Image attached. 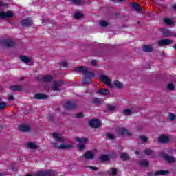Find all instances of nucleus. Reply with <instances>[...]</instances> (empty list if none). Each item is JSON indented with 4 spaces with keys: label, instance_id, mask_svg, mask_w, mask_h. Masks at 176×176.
<instances>
[{
    "label": "nucleus",
    "instance_id": "obj_34",
    "mask_svg": "<svg viewBox=\"0 0 176 176\" xmlns=\"http://www.w3.org/2000/svg\"><path fill=\"white\" fill-rule=\"evenodd\" d=\"M121 159H123L124 160H129V155H127L126 153H122L120 154Z\"/></svg>",
    "mask_w": 176,
    "mask_h": 176
},
{
    "label": "nucleus",
    "instance_id": "obj_5",
    "mask_svg": "<svg viewBox=\"0 0 176 176\" xmlns=\"http://www.w3.org/2000/svg\"><path fill=\"white\" fill-rule=\"evenodd\" d=\"M173 43H174V41L169 38H163L157 42V45L160 47L170 46V45H173Z\"/></svg>",
    "mask_w": 176,
    "mask_h": 176
},
{
    "label": "nucleus",
    "instance_id": "obj_19",
    "mask_svg": "<svg viewBox=\"0 0 176 176\" xmlns=\"http://www.w3.org/2000/svg\"><path fill=\"white\" fill-rule=\"evenodd\" d=\"M19 129L20 130V131H23V133H27V131H30V126L21 125L19 126Z\"/></svg>",
    "mask_w": 176,
    "mask_h": 176
},
{
    "label": "nucleus",
    "instance_id": "obj_39",
    "mask_svg": "<svg viewBox=\"0 0 176 176\" xmlns=\"http://www.w3.org/2000/svg\"><path fill=\"white\" fill-rule=\"evenodd\" d=\"M99 25H100V27H107L108 23H107V21H101L99 22Z\"/></svg>",
    "mask_w": 176,
    "mask_h": 176
},
{
    "label": "nucleus",
    "instance_id": "obj_48",
    "mask_svg": "<svg viewBox=\"0 0 176 176\" xmlns=\"http://www.w3.org/2000/svg\"><path fill=\"white\" fill-rule=\"evenodd\" d=\"M13 100H14V97L12 95H10L8 97V101H13Z\"/></svg>",
    "mask_w": 176,
    "mask_h": 176
},
{
    "label": "nucleus",
    "instance_id": "obj_33",
    "mask_svg": "<svg viewBox=\"0 0 176 176\" xmlns=\"http://www.w3.org/2000/svg\"><path fill=\"white\" fill-rule=\"evenodd\" d=\"M166 174H168L167 170H158L155 173L156 175H166Z\"/></svg>",
    "mask_w": 176,
    "mask_h": 176
},
{
    "label": "nucleus",
    "instance_id": "obj_27",
    "mask_svg": "<svg viewBox=\"0 0 176 176\" xmlns=\"http://www.w3.org/2000/svg\"><path fill=\"white\" fill-rule=\"evenodd\" d=\"M21 60L23 61V63H25V64H28V63H31V58H28L25 56H21Z\"/></svg>",
    "mask_w": 176,
    "mask_h": 176
},
{
    "label": "nucleus",
    "instance_id": "obj_44",
    "mask_svg": "<svg viewBox=\"0 0 176 176\" xmlns=\"http://www.w3.org/2000/svg\"><path fill=\"white\" fill-rule=\"evenodd\" d=\"M168 89L169 90H174V89H175V87H174V85H173V84H168Z\"/></svg>",
    "mask_w": 176,
    "mask_h": 176
},
{
    "label": "nucleus",
    "instance_id": "obj_42",
    "mask_svg": "<svg viewBox=\"0 0 176 176\" xmlns=\"http://www.w3.org/2000/svg\"><path fill=\"white\" fill-rule=\"evenodd\" d=\"M145 155H152V150L151 148H147L144 151Z\"/></svg>",
    "mask_w": 176,
    "mask_h": 176
},
{
    "label": "nucleus",
    "instance_id": "obj_46",
    "mask_svg": "<svg viewBox=\"0 0 176 176\" xmlns=\"http://www.w3.org/2000/svg\"><path fill=\"white\" fill-rule=\"evenodd\" d=\"M85 116V115L83 114V113H78L77 115H76V117L77 118H83Z\"/></svg>",
    "mask_w": 176,
    "mask_h": 176
},
{
    "label": "nucleus",
    "instance_id": "obj_10",
    "mask_svg": "<svg viewBox=\"0 0 176 176\" xmlns=\"http://www.w3.org/2000/svg\"><path fill=\"white\" fill-rule=\"evenodd\" d=\"M3 46H6V47H13L16 43L13 40L10 38H6L3 41Z\"/></svg>",
    "mask_w": 176,
    "mask_h": 176
},
{
    "label": "nucleus",
    "instance_id": "obj_31",
    "mask_svg": "<svg viewBox=\"0 0 176 176\" xmlns=\"http://www.w3.org/2000/svg\"><path fill=\"white\" fill-rule=\"evenodd\" d=\"M168 119L170 122H174V120H175V119H176L175 114H174V113H169L168 115Z\"/></svg>",
    "mask_w": 176,
    "mask_h": 176
},
{
    "label": "nucleus",
    "instance_id": "obj_14",
    "mask_svg": "<svg viewBox=\"0 0 176 176\" xmlns=\"http://www.w3.org/2000/svg\"><path fill=\"white\" fill-rule=\"evenodd\" d=\"M32 24L34 23H32V19H31V18L25 19L21 21V25H23V27H31Z\"/></svg>",
    "mask_w": 176,
    "mask_h": 176
},
{
    "label": "nucleus",
    "instance_id": "obj_20",
    "mask_svg": "<svg viewBox=\"0 0 176 176\" xmlns=\"http://www.w3.org/2000/svg\"><path fill=\"white\" fill-rule=\"evenodd\" d=\"M131 6L135 9L136 12H142V8H141V6L137 3H132Z\"/></svg>",
    "mask_w": 176,
    "mask_h": 176
},
{
    "label": "nucleus",
    "instance_id": "obj_26",
    "mask_svg": "<svg viewBox=\"0 0 176 176\" xmlns=\"http://www.w3.org/2000/svg\"><path fill=\"white\" fill-rule=\"evenodd\" d=\"M143 52H151L153 50V47L151 45H144L142 47Z\"/></svg>",
    "mask_w": 176,
    "mask_h": 176
},
{
    "label": "nucleus",
    "instance_id": "obj_18",
    "mask_svg": "<svg viewBox=\"0 0 176 176\" xmlns=\"http://www.w3.org/2000/svg\"><path fill=\"white\" fill-rule=\"evenodd\" d=\"M164 159L168 162V163H175V158L173 156H170L167 154L164 155Z\"/></svg>",
    "mask_w": 176,
    "mask_h": 176
},
{
    "label": "nucleus",
    "instance_id": "obj_12",
    "mask_svg": "<svg viewBox=\"0 0 176 176\" xmlns=\"http://www.w3.org/2000/svg\"><path fill=\"white\" fill-rule=\"evenodd\" d=\"M52 137L57 142H60V144H64V142H65V140H64V138L61 137V135L58 134V133H53Z\"/></svg>",
    "mask_w": 176,
    "mask_h": 176
},
{
    "label": "nucleus",
    "instance_id": "obj_16",
    "mask_svg": "<svg viewBox=\"0 0 176 176\" xmlns=\"http://www.w3.org/2000/svg\"><path fill=\"white\" fill-rule=\"evenodd\" d=\"M84 157L87 160H91L94 159V153H93L92 151H87L85 153H84Z\"/></svg>",
    "mask_w": 176,
    "mask_h": 176
},
{
    "label": "nucleus",
    "instance_id": "obj_11",
    "mask_svg": "<svg viewBox=\"0 0 176 176\" xmlns=\"http://www.w3.org/2000/svg\"><path fill=\"white\" fill-rule=\"evenodd\" d=\"M158 142L160 144H168L170 142V138L166 135H161L158 137Z\"/></svg>",
    "mask_w": 176,
    "mask_h": 176
},
{
    "label": "nucleus",
    "instance_id": "obj_37",
    "mask_svg": "<svg viewBox=\"0 0 176 176\" xmlns=\"http://www.w3.org/2000/svg\"><path fill=\"white\" fill-rule=\"evenodd\" d=\"M100 159L102 162H108V160H109V156H108V155H101Z\"/></svg>",
    "mask_w": 176,
    "mask_h": 176
},
{
    "label": "nucleus",
    "instance_id": "obj_6",
    "mask_svg": "<svg viewBox=\"0 0 176 176\" xmlns=\"http://www.w3.org/2000/svg\"><path fill=\"white\" fill-rule=\"evenodd\" d=\"M76 72H81L84 75H89V76H94V74L89 72V69L86 67H80L76 68Z\"/></svg>",
    "mask_w": 176,
    "mask_h": 176
},
{
    "label": "nucleus",
    "instance_id": "obj_8",
    "mask_svg": "<svg viewBox=\"0 0 176 176\" xmlns=\"http://www.w3.org/2000/svg\"><path fill=\"white\" fill-rule=\"evenodd\" d=\"M89 124L91 127H94V129H98V127H101V121L100 120H91L89 121Z\"/></svg>",
    "mask_w": 176,
    "mask_h": 176
},
{
    "label": "nucleus",
    "instance_id": "obj_45",
    "mask_svg": "<svg viewBox=\"0 0 176 176\" xmlns=\"http://www.w3.org/2000/svg\"><path fill=\"white\" fill-rule=\"evenodd\" d=\"M89 168H91V170H94L95 171H97V170H98V168H97L96 166H89Z\"/></svg>",
    "mask_w": 176,
    "mask_h": 176
},
{
    "label": "nucleus",
    "instance_id": "obj_21",
    "mask_svg": "<svg viewBox=\"0 0 176 176\" xmlns=\"http://www.w3.org/2000/svg\"><path fill=\"white\" fill-rule=\"evenodd\" d=\"M21 89H23L21 85H11V86H10V89L12 90L13 91H21Z\"/></svg>",
    "mask_w": 176,
    "mask_h": 176
},
{
    "label": "nucleus",
    "instance_id": "obj_52",
    "mask_svg": "<svg viewBox=\"0 0 176 176\" xmlns=\"http://www.w3.org/2000/svg\"><path fill=\"white\" fill-rule=\"evenodd\" d=\"M173 9L176 11V6H173Z\"/></svg>",
    "mask_w": 176,
    "mask_h": 176
},
{
    "label": "nucleus",
    "instance_id": "obj_53",
    "mask_svg": "<svg viewBox=\"0 0 176 176\" xmlns=\"http://www.w3.org/2000/svg\"><path fill=\"white\" fill-rule=\"evenodd\" d=\"M0 6H2V1H0Z\"/></svg>",
    "mask_w": 176,
    "mask_h": 176
},
{
    "label": "nucleus",
    "instance_id": "obj_36",
    "mask_svg": "<svg viewBox=\"0 0 176 176\" xmlns=\"http://www.w3.org/2000/svg\"><path fill=\"white\" fill-rule=\"evenodd\" d=\"M94 104H101L102 102V100L98 98H94L93 99Z\"/></svg>",
    "mask_w": 176,
    "mask_h": 176
},
{
    "label": "nucleus",
    "instance_id": "obj_1",
    "mask_svg": "<svg viewBox=\"0 0 176 176\" xmlns=\"http://www.w3.org/2000/svg\"><path fill=\"white\" fill-rule=\"evenodd\" d=\"M53 145L54 148H56V149H62L63 151L72 149L74 148V143H70L69 144L53 143Z\"/></svg>",
    "mask_w": 176,
    "mask_h": 176
},
{
    "label": "nucleus",
    "instance_id": "obj_13",
    "mask_svg": "<svg viewBox=\"0 0 176 176\" xmlns=\"http://www.w3.org/2000/svg\"><path fill=\"white\" fill-rule=\"evenodd\" d=\"M160 30L162 31L163 35L166 38L174 36V33L173 32H171V30H170L168 29L162 28V29H160Z\"/></svg>",
    "mask_w": 176,
    "mask_h": 176
},
{
    "label": "nucleus",
    "instance_id": "obj_40",
    "mask_svg": "<svg viewBox=\"0 0 176 176\" xmlns=\"http://www.w3.org/2000/svg\"><path fill=\"white\" fill-rule=\"evenodd\" d=\"M83 17V14L76 13L74 14V19H82Z\"/></svg>",
    "mask_w": 176,
    "mask_h": 176
},
{
    "label": "nucleus",
    "instance_id": "obj_55",
    "mask_svg": "<svg viewBox=\"0 0 176 176\" xmlns=\"http://www.w3.org/2000/svg\"><path fill=\"white\" fill-rule=\"evenodd\" d=\"M45 89L46 90H49V88H47V87H45Z\"/></svg>",
    "mask_w": 176,
    "mask_h": 176
},
{
    "label": "nucleus",
    "instance_id": "obj_7",
    "mask_svg": "<svg viewBox=\"0 0 176 176\" xmlns=\"http://www.w3.org/2000/svg\"><path fill=\"white\" fill-rule=\"evenodd\" d=\"M100 79L101 82H103L105 83V85H107L108 87H109L111 89H112V84L111 83V78L108 77V76L103 74L100 76Z\"/></svg>",
    "mask_w": 176,
    "mask_h": 176
},
{
    "label": "nucleus",
    "instance_id": "obj_24",
    "mask_svg": "<svg viewBox=\"0 0 176 176\" xmlns=\"http://www.w3.org/2000/svg\"><path fill=\"white\" fill-rule=\"evenodd\" d=\"M120 134H122V135H131V133L127 131V129L124 128H122L119 131Z\"/></svg>",
    "mask_w": 176,
    "mask_h": 176
},
{
    "label": "nucleus",
    "instance_id": "obj_15",
    "mask_svg": "<svg viewBox=\"0 0 176 176\" xmlns=\"http://www.w3.org/2000/svg\"><path fill=\"white\" fill-rule=\"evenodd\" d=\"M65 108L67 109H75L76 107V103L74 102L67 101L64 104Z\"/></svg>",
    "mask_w": 176,
    "mask_h": 176
},
{
    "label": "nucleus",
    "instance_id": "obj_17",
    "mask_svg": "<svg viewBox=\"0 0 176 176\" xmlns=\"http://www.w3.org/2000/svg\"><path fill=\"white\" fill-rule=\"evenodd\" d=\"M91 78H93V76L86 74V76L82 79V82L83 85H88V83H91Z\"/></svg>",
    "mask_w": 176,
    "mask_h": 176
},
{
    "label": "nucleus",
    "instance_id": "obj_57",
    "mask_svg": "<svg viewBox=\"0 0 176 176\" xmlns=\"http://www.w3.org/2000/svg\"><path fill=\"white\" fill-rule=\"evenodd\" d=\"M118 1H120V2H122L123 0H118Z\"/></svg>",
    "mask_w": 176,
    "mask_h": 176
},
{
    "label": "nucleus",
    "instance_id": "obj_41",
    "mask_svg": "<svg viewBox=\"0 0 176 176\" xmlns=\"http://www.w3.org/2000/svg\"><path fill=\"white\" fill-rule=\"evenodd\" d=\"M107 109L109 111H113L116 109V107L112 105H108Z\"/></svg>",
    "mask_w": 176,
    "mask_h": 176
},
{
    "label": "nucleus",
    "instance_id": "obj_58",
    "mask_svg": "<svg viewBox=\"0 0 176 176\" xmlns=\"http://www.w3.org/2000/svg\"><path fill=\"white\" fill-rule=\"evenodd\" d=\"M45 23V20L43 21V23Z\"/></svg>",
    "mask_w": 176,
    "mask_h": 176
},
{
    "label": "nucleus",
    "instance_id": "obj_50",
    "mask_svg": "<svg viewBox=\"0 0 176 176\" xmlns=\"http://www.w3.org/2000/svg\"><path fill=\"white\" fill-rule=\"evenodd\" d=\"M61 65L63 66V67H67V62L66 61H63V62H62L61 63Z\"/></svg>",
    "mask_w": 176,
    "mask_h": 176
},
{
    "label": "nucleus",
    "instance_id": "obj_43",
    "mask_svg": "<svg viewBox=\"0 0 176 176\" xmlns=\"http://www.w3.org/2000/svg\"><path fill=\"white\" fill-rule=\"evenodd\" d=\"M140 140H142V142H146L148 141V138L146 136H140Z\"/></svg>",
    "mask_w": 176,
    "mask_h": 176
},
{
    "label": "nucleus",
    "instance_id": "obj_28",
    "mask_svg": "<svg viewBox=\"0 0 176 176\" xmlns=\"http://www.w3.org/2000/svg\"><path fill=\"white\" fill-rule=\"evenodd\" d=\"M113 85L117 87V89H123V83L120 82V81H114Z\"/></svg>",
    "mask_w": 176,
    "mask_h": 176
},
{
    "label": "nucleus",
    "instance_id": "obj_47",
    "mask_svg": "<svg viewBox=\"0 0 176 176\" xmlns=\"http://www.w3.org/2000/svg\"><path fill=\"white\" fill-rule=\"evenodd\" d=\"M107 137H108V138H109V140H113V138H114L113 135H112L111 133H108Z\"/></svg>",
    "mask_w": 176,
    "mask_h": 176
},
{
    "label": "nucleus",
    "instance_id": "obj_56",
    "mask_svg": "<svg viewBox=\"0 0 176 176\" xmlns=\"http://www.w3.org/2000/svg\"><path fill=\"white\" fill-rule=\"evenodd\" d=\"M26 176H32V175H27Z\"/></svg>",
    "mask_w": 176,
    "mask_h": 176
},
{
    "label": "nucleus",
    "instance_id": "obj_9",
    "mask_svg": "<svg viewBox=\"0 0 176 176\" xmlns=\"http://www.w3.org/2000/svg\"><path fill=\"white\" fill-rule=\"evenodd\" d=\"M61 85H64V81H63L62 80H58L54 81L53 82V86L52 87V90H53L54 91H58V90H59Z\"/></svg>",
    "mask_w": 176,
    "mask_h": 176
},
{
    "label": "nucleus",
    "instance_id": "obj_54",
    "mask_svg": "<svg viewBox=\"0 0 176 176\" xmlns=\"http://www.w3.org/2000/svg\"><path fill=\"white\" fill-rule=\"evenodd\" d=\"M0 90H3V88L2 87L0 86Z\"/></svg>",
    "mask_w": 176,
    "mask_h": 176
},
{
    "label": "nucleus",
    "instance_id": "obj_51",
    "mask_svg": "<svg viewBox=\"0 0 176 176\" xmlns=\"http://www.w3.org/2000/svg\"><path fill=\"white\" fill-rule=\"evenodd\" d=\"M136 155H140V151H135Z\"/></svg>",
    "mask_w": 176,
    "mask_h": 176
},
{
    "label": "nucleus",
    "instance_id": "obj_23",
    "mask_svg": "<svg viewBox=\"0 0 176 176\" xmlns=\"http://www.w3.org/2000/svg\"><path fill=\"white\" fill-rule=\"evenodd\" d=\"M98 94H101L102 96H108V94H110L111 92L109 91V90L107 89H99L98 91Z\"/></svg>",
    "mask_w": 176,
    "mask_h": 176
},
{
    "label": "nucleus",
    "instance_id": "obj_22",
    "mask_svg": "<svg viewBox=\"0 0 176 176\" xmlns=\"http://www.w3.org/2000/svg\"><path fill=\"white\" fill-rule=\"evenodd\" d=\"M53 79V76L51 75H47L45 76H43L41 78V80L42 82H52V80Z\"/></svg>",
    "mask_w": 176,
    "mask_h": 176
},
{
    "label": "nucleus",
    "instance_id": "obj_35",
    "mask_svg": "<svg viewBox=\"0 0 176 176\" xmlns=\"http://www.w3.org/2000/svg\"><path fill=\"white\" fill-rule=\"evenodd\" d=\"M164 22L165 23V24H166L167 25H173V21H171V19L167 18V19H164Z\"/></svg>",
    "mask_w": 176,
    "mask_h": 176
},
{
    "label": "nucleus",
    "instance_id": "obj_32",
    "mask_svg": "<svg viewBox=\"0 0 176 176\" xmlns=\"http://www.w3.org/2000/svg\"><path fill=\"white\" fill-rule=\"evenodd\" d=\"M28 147H29L30 149H36L38 148L36 144L32 142L28 143Z\"/></svg>",
    "mask_w": 176,
    "mask_h": 176
},
{
    "label": "nucleus",
    "instance_id": "obj_3",
    "mask_svg": "<svg viewBox=\"0 0 176 176\" xmlns=\"http://www.w3.org/2000/svg\"><path fill=\"white\" fill-rule=\"evenodd\" d=\"M14 16V12L12 10L7 12H0V20H5V19H12Z\"/></svg>",
    "mask_w": 176,
    "mask_h": 176
},
{
    "label": "nucleus",
    "instance_id": "obj_30",
    "mask_svg": "<svg viewBox=\"0 0 176 176\" xmlns=\"http://www.w3.org/2000/svg\"><path fill=\"white\" fill-rule=\"evenodd\" d=\"M124 114L126 115V116H130V115H132L133 113V110L130 109H126L123 111Z\"/></svg>",
    "mask_w": 176,
    "mask_h": 176
},
{
    "label": "nucleus",
    "instance_id": "obj_25",
    "mask_svg": "<svg viewBox=\"0 0 176 176\" xmlns=\"http://www.w3.org/2000/svg\"><path fill=\"white\" fill-rule=\"evenodd\" d=\"M34 98L36 100H45V98H47V96L43 94H36L34 96Z\"/></svg>",
    "mask_w": 176,
    "mask_h": 176
},
{
    "label": "nucleus",
    "instance_id": "obj_2",
    "mask_svg": "<svg viewBox=\"0 0 176 176\" xmlns=\"http://www.w3.org/2000/svg\"><path fill=\"white\" fill-rule=\"evenodd\" d=\"M76 141H77L78 142H79L80 144L77 146V148L79 151H85V144H86V142H89V140L87 138H75Z\"/></svg>",
    "mask_w": 176,
    "mask_h": 176
},
{
    "label": "nucleus",
    "instance_id": "obj_4",
    "mask_svg": "<svg viewBox=\"0 0 176 176\" xmlns=\"http://www.w3.org/2000/svg\"><path fill=\"white\" fill-rule=\"evenodd\" d=\"M56 174V171L53 170H47L45 171L38 170L36 173V176H52Z\"/></svg>",
    "mask_w": 176,
    "mask_h": 176
},
{
    "label": "nucleus",
    "instance_id": "obj_59",
    "mask_svg": "<svg viewBox=\"0 0 176 176\" xmlns=\"http://www.w3.org/2000/svg\"><path fill=\"white\" fill-rule=\"evenodd\" d=\"M176 36V35H175V34H174V36Z\"/></svg>",
    "mask_w": 176,
    "mask_h": 176
},
{
    "label": "nucleus",
    "instance_id": "obj_49",
    "mask_svg": "<svg viewBox=\"0 0 176 176\" xmlns=\"http://www.w3.org/2000/svg\"><path fill=\"white\" fill-rule=\"evenodd\" d=\"M91 65H97V60H93L91 62Z\"/></svg>",
    "mask_w": 176,
    "mask_h": 176
},
{
    "label": "nucleus",
    "instance_id": "obj_29",
    "mask_svg": "<svg viewBox=\"0 0 176 176\" xmlns=\"http://www.w3.org/2000/svg\"><path fill=\"white\" fill-rule=\"evenodd\" d=\"M140 164L142 167H148V166H149V162L146 161V160H142L140 161Z\"/></svg>",
    "mask_w": 176,
    "mask_h": 176
},
{
    "label": "nucleus",
    "instance_id": "obj_38",
    "mask_svg": "<svg viewBox=\"0 0 176 176\" xmlns=\"http://www.w3.org/2000/svg\"><path fill=\"white\" fill-rule=\"evenodd\" d=\"M109 173H111L112 175L115 176V175H116V174H118V170L114 168H110L109 170Z\"/></svg>",
    "mask_w": 176,
    "mask_h": 176
}]
</instances>
